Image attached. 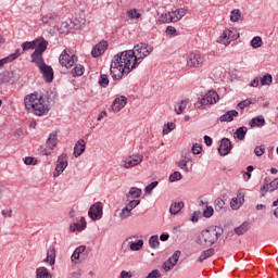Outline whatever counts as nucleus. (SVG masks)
Masks as SVG:
<instances>
[{
	"label": "nucleus",
	"instance_id": "1",
	"mask_svg": "<svg viewBox=\"0 0 278 278\" xmlns=\"http://www.w3.org/2000/svg\"><path fill=\"white\" fill-rule=\"evenodd\" d=\"M151 53H153V47L146 42L136 45L134 50L117 53L111 62L110 74L112 79H123L124 75H129L130 71H134Z\"/></svg>",
	"mask_w": 278,
	"mask_h": 278
},
{
	"label": "nucleus",
	"instance_id": "2",
	"mask_svg": "<svg viewBox=\"0 0 278 278\" xmlns=\"http://www.w3.org/2000/svg\"><path fill=\"white\" fill-rule=\"evenodd\" d=\"M24 105L35 116H47L51 110V99L48 94L33 92L24 98Z\"/></svg>",
	"mask_w": 278,
	"mask_h": 278
},
{
	"label": "nucleus",
	"instance_id": "3",
	"mask_svg": "<svg viewBox=\"0 0 278 278\" xmlns=\"http://www.w3.org/2000/svg\"><path fill=\"white\" fill-rule=\"evenodd\" d=\"M220 236H223V228L211 226L203 230L201 235L195 238V243L200 247H212L218 242Z\"/></svg>",
	"mask_w": 278,
	"mask_h": 278
},
{
	"label": "nucleus",
	"instance_id": "4",
	"mask_svg": "<svg viewBox=\"0 0 278 278\" xmlns=\"http://www.w3.org/2000/svg\"><path fill=\"white\" fill-rule=\"evenodd\" d=\"M49 47V41L45 40V38H37L35 39V51L31 53V62H37L39 60H45L42 58V53L47 51Z\"/></svg>",
	"mask_w": 278,
	"mask_h": 278
},
{
	"label": "nucleus",
	"instance_id": "5",
	"mask_svg": "<svg viewBox=\"0 0 278 278\" xmlns=\"http://www.w3.org/2000/svg\"><path fill=\"white\" fill-rule=\"evenodd\" d=\"M240 38V33H238V29L230 28L223 31V34L217 39V42L219 45H225V47H229L233 40H238Z\"/></svg>",
	"mask_w": 278,
	"mask_h": 278
},
{
	"label": "nucleus",
	"instance_id": "6",
	"mask_svg": "<svg viewBox=\"0 0 278 278\" xmlns=\"http://www.w3.org/2000/svg\"><path fill=\"white\" fill-rule=\"evenodd\" d=\"M33 64H36V66L39 68L47 84H51V81H53V67H51V65H47V63H45V59L33 61Z\"/></svg>",
	"mask_w": 278,
	"mask_h": 278
},
{
	"label": "nucleus",
	"instance_id": "7",
	"mask_svg": "<svg viewBox=\"0 0 278 278\" xmlns=\"http://www.w3.org/2000/svg\"><path fill=\"white\" fill-rule=\"evenodd\" d=\"M143 160H144V156L140 154H132V155L126 156L121 162V168H126V169L134 168L135 166L142 164Z\"/></svg>",
	"mask_w": 278,
	"mask_h": 278
},
{
	"label": "nucleus",
	"instance_id": "8",
	"mask_svg": "<svg viewBox=\"0 0 278 278\" xmlns=\"http://www.w3.org/2000/svg\"><path fill=\"white\" fill-rule=\"evenodd\" d=\"M59 62L61 66H65V68H72L75 62H77V56L73 54L71 50H64L59 58Z\"/></svg>",
	"mask_w": 278,
	"mask_h": 278
},
{
	"label": "nucleus",
	"instance_id": "9",
	"mask_svg": "<svg viewBox=\"0 0 278 278\" xmlns=\"http://www.w3.org/2000/svg\"><path fill=\"white\" fill-rule=\"evenodd\" d=\"M88 216L91 220H101L103 218V203H93L88 211Z\"/></svg>",
	"mask_w": 278,
	"mask_h": 278
},
{
	"label": "nucleus",
	"instance_id": "10",
	"mask_svg": "<svg viewBox=\"0 0 278 278\" xmlns=\"http://www.w3.org/2000/svg\"><path fill=\"white\" fill-rule=\"evenodd\" d=\"M204 62L205 59L201 54L194 52H191L187 56V66H189V68H201Z\"/></svg>",
	"mask_w": 278,
	"mask_h": 278
},
{
	"label": "nucleus",
	"instance_id": "11",
	"mask_svg": "<svg viewBox=\"0 0 278 278\" xmlns=\"http://www.w3.org/2000/svg\"><path fill=\"white\" fill-rule=\"evenodd\" d=\"M58 132L50 134L46 142V148H41V155H51V151L58 147Z\"/></svg>",
	"mask_w": 278,
	"mask_h": 278
},
{
	"label": "nucleus",
	"instance_id": "12",
	"mask_svg": "<svg viewBox=\"0 0 278 278\" xmlns=\"http://www.w3.org/2000/svg\"><path fill=\"white\" fill-rule=\"evenodd\" d=\"M66 166H68V156L66 154H61L58 159V164L54 169L53 176L60 177L64 170H66Z\"/></svg>",
	"mask_w": 278,
	"mask_h": 278
},
{
	"label": "nucleus",
	"instance_id": "13",
	"mask_svg": "<svg viewBox=\"0 0 278 278\" xmlns=\"http://www.w3.org/2000/svg\"><path fill=\"white\" fill-rule=\"evenodd\" d=\"M218 101V93L214 90H210L200 101L201 105H213Z\"/></svg>",
	"mask_w": 278,
	"mask_h": 278
},
{
	"label": "nucleus",
	"instance_id": "14",
	"mask_svg": "<svg viewBox=\"0 0 278 278\" xmlns=\"http://www.w3.org/2000/svg\"><path fill=\"white\" fill-rule=\"evenodd\" d=\"M126 105H127V97L119 96L114 99L112 103V110L113 112H121V110H123V108H125Z\"/></svg>",
	"mask_w": 278,
	"mask_h": 278
},
{
	"label": "nucleus",
	"instance_id": "15",
	"mask_svg": "<svg viewBox=\"0 0 278 278\" xmlns=\"http://www.w3.org/2000/svg\"><path fill=\"white\" fill-rule=\"evenodd\" d=\"M106 49H108V41H100L91 50L92 58H99L100 55H103Z\"/></svg>",
	"mask_w": 278,
	"mask_h": 278
},
{
	"label": "nucleus",
	"instance_id": "16",
	"mask_svg": "<svg viewBox=\"0 0 278 278\" xmlns=\"http://www.w3.org/2000/svg\"><path fill=\"white\" fill-rule=\"evenodd\" d=\"M231 152V140L228 138L222 139L220 146L218 148L219 155H229Z\"/></svg>",
	"mask_w": 278,
	"mask_h": 278
},
{
	"label": "nucleus",
	"instance_id": "17",
	"mask_svg": "<svg viewBox=\"0 0 278 278\" xmlns=\"http://www.w3.org/2000/svg\"><path fill=\"white\" fill-rule=\"evenodd\" d=\"M86 151V140L79 139L74 147V155L79 157Z\"/></svg>",
	"mask_w": 278,
	"mask_h": 278
},
{
	"label": "nucleus",
	"instance_id": "18",
	"mask_svg": "<svg viewBox=\"0 0 278 278\" xmlns=\"http://www.w3.org/2000/svg\"><path fill=\"white\" fill-rule=\"evenodd\" d=\"M233 116L238 117L239 113L236 110H231L226 112L224 115L219 117L220 123H231L233 121Z\"/></svg>",
	"mask_w": 278,
	"mask_h": 278
},
{
	"label": "nucleus",
	"instance_id": "19",
	"mask_svg": "<svg viewBox=\"0 0 278 278\" xmlns=\"http://www.w3.org/2000/svg\"><path fill=\"white\" fill-rule=\"evenodd\" d=\"M142 195V189L138 187H131L128 193H126V199L129 201V199H140Z\"/></svg>",
	"mask_w": 278,
	"mask_h": 278
},
{
	"label": "nucleus",
	"instance_id": "20",
	"mask_svg": "<svg viewBox=\"0 0 278 278\" xmlns=\"http://www.w3.org/2000/svg\"><path fill=\"white\" fill-rule=\"evenodd\" d=\"M84 229H86V218L85 217L80 218V224L74 223L70 226V231H72V232L84 231Z\"/></svg>",
	"mask_w": 278,
	"mask_h": 278
},
{
	"label": "nucleus",
	"instance_id": "21",
	"mask_svg": "<svg viewBox=\"0 0 278 278\" xmlns=\"http://www.w3.org/2000/svg\"><path fill=\"white\" fill-rule=\"evenodd\" d=\"M243 203H244V195H242V193H239L237 198H232L230 202V207L232 210H238V207H240V205H242Z\"/></svg>",
	"mask_w": 278,
	"mask_h": 278
},
{
	"label": "nucleus",
	"instance_id": "22",
	"mask_svg": "<svg viewBox=\"0 0 278 278\" xmlns=\"http://www.w3.org/2000/svg\"><path fill=\"white\" fill-rule=\"evenodd\" d=\"M249 131V128L245 126L239 127L236 129L233 136L237 138V140H244L247 138V132Z\"/></svg>",
	"mask_w": 278,
	"mask_h": 278
},
{
	"label": "nucleus",
	"instance_id": "23",
	"mask_svg": "<svg viewBox=\"0 0 278 278\" xmlns=\"http://www.w3.org/2000/svg\"><path fill=\"white\" fill-rule=\"evenodd\" d=\"M36 277L37 278H53L49 269L46 267H39L36 269Z\"/></svg>",
	"mask_w": 278,
	"mask_h": 278
},
{
	"label": "nucleus",
	"instance_id": "24",
	"mask_svg": "<svg viewBox=\"0 0 278 278\" xmlns=\"http://www.w3.org/2000/svg\"><path fill=\"white\" fill-rule=\"evenodd\" d=\"M215 251L213 248L202 251L200 257L198 258V262H200V264H203V262H205V260H207L208 257H212Z\"/></svg>",
	"mask_w": 278,
	"mask_h": 278
},
{
	"label": "nucleus",
	"instance_id": "25",
	"mask_svg": "<svg viewBox=\"0 0 278 278\" xmlns=\"http://www.w3.org/2000/svg\"><path fill=\"white\" fill-rule=\"evenodd\" d=\"M46 262L53 266L55 264V248L48 249Z\"/></svg>",
	"mask_w": 278,
	"mask_h": 278
},
{
	"label": "nucleus",
	"instance_id": "26",
	"mask_svg": "<svg viewBox=\"0 0 278 278\" xmlns=\"http://www.w3.org/2000/svg\"><path fill=\"white\" fill-rule=\"evenodd\" d=\"M248 229H250L249 222H244V223H242V225L235 228V233H237V236H244V233H247Z\"/></svg>",
	"mask_w": 278,
	"mask_h": 278
},
{
	"label": "nucleus",
	"instance_id": "27",
	"mask_svg": "<svg viewBox=\"0 0 278 278\" xmlns=\"http://www.w3.org/2000/svg\"><path fill=\"white\" fill-rule=\"evenodd\" d=\"M266 125V121L264 117H254L250 121V127H264Z\"/></svg>",
	"mask_w": 278,
	"mask_h": 278
},
{
	"label": "nucleus",
	"instance_id": "28",
	"mask_svg": "<svg viewBox=\"0 0 278 278\" xmlns=\"http://www.w3.org/2000/svg\"><path fill=\"white\" fill-rule=\"evenodd\" d=\"M184 207V202H175L170 205L169 212L170 214H179L181 212V208Z\"/></svg>",
	"mask_w": 278,
	"mask_h": 278
},
{
	"label": "nucleus",
	"instance_id": "29",
	"mask_svg": "<svg viewBox=\"0 0 278 278\" xmlns=\"http://www.w3.org/2000/svg\"><path fill=\"white\" fill-rule=\"evenodd\" d=\"M73 77H81L84 75V65L77 64L71 72Z\"/></svg>",
	"mask_w": 278,
	"mask_h": 278
},
{
	"label": "nucleus",
	"instance_id": "30",
	"mask_svg": "<svg viewBox=\"0 0 278 278\" xmlns=\"http://www.w3.org/2000/svg\"><path fill=\"white\" fill-rule=\"evenodd\" d=\"M149 245L151 249H160V237L157 235L150 237Z\"/></svg>",
	"mask_w": 278,
	"mask_h": 278
},
{
	"label": "nucleus",
	"instance_id": "31",
	"mask_svg": "<svg viewBox=\"0 0 278 278\" xmlns=\"http://www.w3.org/2000/svg\"><path fill=\"white\" fill-rule=\"evenodd\" d=\"M142 247H144V241L142 239L138 240L137 242L129 243L130 251H140Z\"/></svg>",
	"mask_w": 278,
	"mask_h": 278
},
{
	"label": "nucleus",
	"instance_id": "32",
	"mask_svg": "<svg viewBox=\"0 0 278 278\" xmlns=\"http://www.w3.org/2000/svg\"><path fill=\"white\" fill-rule=\"evenodd\" d=\"M126 16H128V18H130L131 21H135L140 18L142 14H140L136 9H130L126 12Z\"/></svg>",
	"mask_w": 278,
	"mask_h": 278
},
{
	"label": "nucleus",
	"instance_id": "33",
	"mask_svg": "<svg viewBox=\"0 0 278 278\" xmlns=\"http://www.w3.org/2000/svg\"><path fill=\"white\" fill-rule=\"evenodd\" d=\"M242 16V13L240 12V10L235 9L231 11L230 13V21L232 23H238V21H240V17Z\"/></svg>",
	"mask_w": 278,
	"mask_h": 278
},
{
	"label": "nucleus",
	"instance_id": "34",
	"mask_svg": "<svg viewBox=\"0 0 278 278\" xmlns=\"http://www.w3.org/2000/svg\"><path fill=\"white\" fill-rule=\"evenodd\" d=\"M188 106V100H182L180 103H178V108H175L176 114H184V111Z\"/></svg>",
	"mask_w": 278,
	"mask_h": 278
},
{
	"label": "nucleus",
	"instance_id": "35",
	"mask_svg": "<svg viewBox=\"0 0 278 278\" xmlns=\"http://www.w3.org/2000/svg\"><path fill=\"white\" fill-rule=\"evenodd\" d=\"M41 21H42L43 25H49V24L55 22V16H53V13H48L42 16Z\"/></svg>",
	"mask_w": 278,
	"mask_h": 278
},
{
	"label": "nucleus",
	"instance_id": "36",
	"mask_svg": "<svg viewBox=\"0 0 278 278\" xmlns=\"http://www.w3.org/2000/svg\"><path fill=\"white\" fill-rule=\"evenodd\" d=\"M179 255H181L180 251H176L167 261L172 264V266H177L179 262Z\"/></svg>",
	"mask_w": 278,
	"mask_h": 278
},
{
	"label": "nucleus",
	"instance_id": "37",
	"mask_svg": "<svg viewBox=\"0 0 278 278\" xmlns=\"http://www.w3.org/2000/svg\"><path fill=\"white\" fill-rule=\"evenodd\" d=\"M181 179H184V176L181 175V173L179 172H174L169 178H168V181L170 184L175 182V181H181Z\"/></svg>",
	"mask_w": 278,
	"mask_h": 278
},
{
	"label": "nucleus",
	"instance_id": "38",
	"mask_svg": "<svg viewBox=\"0 0 278 278\" xmlns=\"http://www.w3.org/2000/svg\"><path fill=\"white\" fill-rule=\"evenodd\" d=\"M99 85H100L102 88H108V86H110V78L108 77V75L102 74V75L100 76Z\"/></svg>",
	"mask_w": 278,
	"mask_h": 278
},
{
	"label": "nucleus",
	"instance_id": "39",
	"mask_svg": "<svg viewBox=\"0 0 278 278\" xmlns=\"http://www.w3.org/2000/svg\"><path fill=\"white\" fill-rule=\"evenodd\" d=\"M215 210L216 212H223L225 210V200L217 198L215 200Z\"/></svg>",
	"mask_w": 278,
	"mask_h": 278
},
{
	"label": "nucleus",
	"instance_id": "40",
	"mask_svg": "<svg viewBox=\"0 0 278 278\" xmlns=\"http://www.w3.org/2000/svg\"><path fill=\"white\" fill-rule=\"evenodd\" d=\"M261 84L263 86H270V84H273V76L270 74H265L262 78H261Z\"/></svg>",
	"mask_w": 278,
	"mask_h": 278
},
{
	"label": "nucleus",
	"instance_id": "41",
	"mask_svg": "<svg viewBox=\"0 0 278 278\" xmlns=\"http://www.w3.org/2000/svg\"><path fill=\"white\" fill-rule=\"evenodd\" d=\"M262 45H263L262 37H254L251 40V47L253 49H260V47H262Z\"/></svg>",
	"mask_w": 278,
	"mask_h": 278
},
{
	"label": "nucleus",
	"instance_id": "42",
	"mask_svg": "<svg viewBox=\"0 0 278 278\" xmlns=\"http://www.w3.org/2000/svg\"><path fill=\"white\" fill-rule=\"evenodd\" d=\"M14 60H16V56L13 55H9L4 59L0 60V68H2V66H5V64H10V62H14Z\"/></svg>",
	"mask_w": 278,
	"mask_h": 278
},
{
	"label": "nucleus",
	"instance_id": "43",
	"mask_svg": "<svg viewBox=\"0 0 278 278\" xmlns=\"http://www.w3.org/2000/svg\"><path fill=\"white\" fill-rule=\"evenodd\" d=\"M30 49H35V40L33 41H25L22 43L23 51H29Z\"/></svg>",
	"mask_w": 278,
	"mask_h": 278
},
{
	"label": "nucleus",
	"instance_id": "44",
	"mask_svg": "<svg viewBox=\"0 0 278 278\" xmlns=\"http://www.w3.org/2000/svg\"><path fill=\"white\" fill-rule=\"evenodd\" d=\"M129 216H131V211L127 206H125L119 214V218L122 220H125V218H129Z\"/></svg>",
	"mask_w": 278,
	"mask_h": 278
},
{
	"label": "nucleus",
	"instance_id": "45",
	"mask_svg": "<svg viewBox=\"0 0 278 278\" xmlns=\"http://www.w3.org/2000/svg\"><path fill=\"white\" fill-rule=\"evenodd\" d=\"M24 164H26V166H36L38 164V160L31 156H26L24 159Z\"/></svg>",
	"mask_w": 278,
	"mask_h": 278
},
{
	"label": "nucleus",
	"instance_id": "46",
	"mask_svg": "<svg viewBox=\"0 0 278 278\" xmlns=\"http://www.w3.org/2000/svg\"><path fill=\"white\" fill-rule=\"evenodd\" d=\"M160 182L159 181H153L151 182L150 185H148L146 188H144V192L146 194H151V192H153L154 188H157V185Z\"/></svg>",
	"mask_w": 278,
	"mask_h": 278
},
{
	"label": "nucleus",
	"instance_id": "47",
	"mask_svg": "<svg viewBox=\"0 0 278 278\" xmlns=\"http://www.w3.org/2000/svg\"><path fill=\"white\" fill-rule=\"evenodd\" d=\"M160 23H173V16H170V13L162 14L160 17Z\"/></svg>",
	"mask_w": 278,
	"mask_h": 278
},
{
	"label": "nucleus",
	"instance_id": "48",
	"mask_svg": "<svg viewBox=\"0 0 278 278\" xmlns=\"http://www.w3.org/2000/svg\"><path fill=\"white\" fill-rule=\"evenodd\" d=\"M0 84H10V72L0 74Z\"/></svg>",
	"mask_w": 278,
	"mask_h": 278
},
{
	"label": "nucleus",
	"instance_id": "49",
	"mask_svg": "<svg viewBox=\"0 0 278 278\" xmlns=\"http://www.w3.org/2000/svg\"><path fill=\"white\" fill-rule=\"evenodd\" d=\"M176 166H178V168H180L181 170H185V173H188V161L180 160L176 163Z\"/></svg>",
	"mask_w": 278,
	"mask_h": 278
},
{
	"label": "nucleus",
	"instance_id": "50",
	"mask_svg": "<svg viewBox=\"0 0 278 278\" xmlns=\"http://www.w3.org/2000/svg\"><path fill=\"white\" fill-rule=\"evenodd\" d=\"M204 218H212L214 216V207L212 206H206V208L203 212Z\"/></svg>",
	"mask_w": 278,
	"mask_h": 278
},
{
	"label": "nucleus",
	"instance_id": "51",
	"mask_svg": "<svg viewBox=\"0 0 278 278\" xmlns=\"http://www.w3.org/2000/svg\"><path fill=\"white\" fill-rule=\"evenodd\" d=\"M139 203L140 200H131L128 204H126V207L131 212L132 210H136V207H138Z\"/></svg>",
	"mask_w": 278,
	"mask_h": 278
},
{
	"label": "nucleus",
	"instance_id": "52",
	"mask_svg": "<svg viewBox=\"0 0 278 278\" xmlns=\"http://www.w3.org/2000/svg\"><path fill=\"white\" fill-rule=\"evenodd\" d=\"M266 149L264 146H256L254 149V153L257 157H262V154L265 153Z\"/></svg>",
	"mask_w": 278,
	"mask_h": 278
},
{
	"label": "nucleus",
	"instance_id": "53",
	"mask_svg": "<svg viewBox=\"0 0 278 278\" xmlns=\"http://www.w3.org/2000/svg\"><path fill=\"white\" fill-rule=\"evenodd\" d=\"M166 127L167 128L163 129L164 136H166L167 134H170V131H173V129H175V123H167Z\"/></svg>",
	"mask_w": 278,
	"mask_h": 278
},
{
	"label": "nucleus",
	"instance_id": "54",
	"mask_svg": "<svg viewBox=\"0 0 278 278\" xmlns=\"http://www.w3.org/2000/svg\"><path fill=\"white\" fill-rule=\"evenodd\" d=\"M251 105V100H243L238 103L239 110H244V108H249Z\"/></svg>",
	"mask_w": 278,
	"mask_h": 278
},
{
	"label": "nucleus",
	"instance_id": "55",
	"mask_svg": "<svg viewBox=\"0 0 278 278\" xmlns=\"http://www.w3.org/2000/svg\"><path fill=\"white\" fill-rule=\"evenodd\" d=\"M165 34H167V36H177V29L173 26H167Z\"/></svg>",
	"mask_w": 278,
	"mask_h": 278
},
{
	"label": "nucleus",
	"instance_id": "56",
	"mask_svg": "<svg viewBox=\"0 0 278 278\" xmlns=\"http://www.w3.org/2000/svg\"><path fill=\"white\" fill-rule=\"evenodd\" d=\"M202 149L203 148L201 146H199L198 143H194L192 146L191 151H192L193 155H199L201 153Z\"/></svg>",
	"mask_w": 278,
	"mask_h": 278
},
{
	"label": "nucleus",
	"instance_id": "57",
	"mask_svg": "<svg viewBox=\"0 0 278 278\" xmlns=\"http://www.w3.org/2000/svg\"><path fill=\"white\" fill-rule=\"evenodd\" d=\"M160 277H162V274H160V270H157V269L152 270V271L147 276V278H160Z\"/></svg>",
	"mask_w": 278,
	"mask_h": 278
},
{
	"label": "nucleus",
	"instance_id": "58",
	"mask_svg": "<svg viewBox=\"0 0 278 278\" xmlns=\"http://www.w3.org/2000/svg\"><path fill=\"white\" fill-rule=\"evenodd\" d=\"M199 216H201V212H194L190 218L191 223H199Z\"/></svg>",
	"mask_w": 278,
	"mask_h": 278
},
{
	"label": "nucleus",
	"instance_id": "59",
	"mask_svg": "<svg viewBox=\"0 0 278 278\" xmlns=\"http://www.w3.org/2000/svg\"><path fill=\"white\" fill-rule=\"evenodd\" d=\"M176 14H177L178 18L181 21V18H184V16H186V9L176 10Z\"/></svg>",
	"mask_w": 278,
	"mask_h": 278
},
{
	"label": "nucleus",
	"instance_id": "60",
	"mask_svg": "<svg viewBox=\"0 0 278 278\" xmlns=\"http://www.w3.org/2000/svg\"><path fill=\"white\" fill-rule=\"evenodd\" d=\"M169 16H172V23H177V21H180L176 11L169 12Z\"/></svg>",
	"mask_w": 278,
	"mask_h": 278
},
{
	"label": "nucleus",
	"instance_id": "61",
	"mask_svg": "<svg viewBox=\"0 0 278 278\" xmlns=\"http://www.w3.org/2000/svg\"><path fill=\"white\" fill-rule=\"evenodd\" d=\"M269 188H270V192L277 190L278 182H277L276 178L269 184Z\"/></svg>",
	"mask_w": 278,
	"mask_h": 278
},
{
	"label": "nucleus",
	"instance_id": "62",
	"mask_svg": "<svg viewBox=\"0 0 278 278\" xmlns=\"http://www.w3.org/2000/svg\"><path fill=\"white\" fill-rule=\"evenodd\" d=\"M204 142H205L206 147H212V143L214 142V140H212V137L205 135Z\"/></svg>",
	"mask_w": 278,
	"mask_h": 278
},
{
	"label": "nucleus",
	"instance_id": "63",
	"mask_svg": "<svg viewBox=\"0 0 278 278\" xmlns=\"http://www.w3.org/2000/svg\"><path fill=\"white\" fill-rule=\"evenodd\" d=\"M163 268L166 270V273H168V270H170L173 268V264H170L168 261H166L163 264Z\"/></svg>",
	"mask_w": 278,
	"mask_h": 278
},
{
	"label": "nucleus",
	"instance_id": "64",
	"mask_svg": "<svg viewBox=\"0 0 278 278\" xmlns=\"http://www.w3.org/2000/svg\"><path fill=\"white\" fill-rule=\"evenodd\" d=\"M121 277H122V278H131V273H128V271H126V270H123V271L121 273Z\"/></svg>",
	"mask_w": 278,
	"mask_h": 278
}]
</instances>
